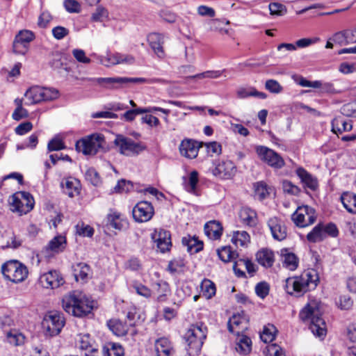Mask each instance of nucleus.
<instances>
[{"label": "nucleus", "mask_w": 356, "mask_h": 356, "mask_svg": "<svg viewBox=\"0 0 356 356\" xmlns=\"http://www.w3.org/2000/svg\"><path fill=\"white\" fill-rule=\"evenodd\" d=\"M322 314L321 302L312 299L301 309L299 317L303 322L309 323V330L315 336L323 338L326 334V325Z\"/></svg>", "instance_id": "f257e3e1"}, {"label": "nucleus", "mask_w": 356, "mask_h": 356, "mask_svg": "<svg viewBox=\"0 0 356 356\" xmlns=\"http://www.w3.org/2000/svg\"><path fill=\"white\" fill-rule=\"evenodd\" d=\"M63 309L76 317H83L90 314L94 307L93 301L81 291H74L62 299Z\"/></svg>", "instance_id": "f03ea898"}, {"label": "nucleus", "mask_w": 356, "mask_h": 356, "mask_svg": "<svg viewBox=\"0 0 356 356\" xmlns=\"http://www.w3.org/2000/svg\"><path fill=\"white\" fill-rule=\"evenodd\" d=\"M318 281V276L316 270L309 269L303 272L299 277L287 278L285 287L289 293H303L314 289Z\"/></svg>", "instance_id": "7ed1b4c3"}, {"label": "nucleus", "mask_w": 356, "mask_h": 356, "mask_svg": "<svg viewBox=\"0 0 356 356\" xmlns=\"http://www.w3.org/2000/svg\"><path fill=\"white\" fill-rule=\"evenodd\" d=\"M207 328L202 324L192 325L185 334L187 351L190 356H195L201 350L206 338Z\"/></svg>", "instance_id": "20e7f679"}, {"label": "nucleus", "mask_w": 356, "mask_h": 356, "mask_svg": "<svg viewBox=\"0 0 356 356\" xmlns=\"http://www.w3.org/2000/svg\"><path fill=\"white\" fill-rule=\"evenodd\" d=\"M1 273L4 278L13 283L24 282L29 275L28 268L18 260H10L2 264Z\"/></svg>", "instance_id": "39448f33"}, {"label": "nucleus", "mask_w": 356, "mask_h": 356, "mask_svg": "<svg viewBox=\"0 0 356 356\" xmlns=\"http://www.w3.org/2000/svg\"><path fill=\"white\" fill-rule=\"evenodd\" d=\"M105 138L102 134H92L76 143V149L84 155H95L104 147Z\"/></svg>", "instance_id": "423d86ee"}, {"label": "nucleus", "mask_w": 356, "mask_h": 356, "mask_svg": "<svg viewBox=\"0 0 356 356\" xmlns=\"http://www.w3.org/2000/svg\"><path fill=\"white\" fill-rule=\"evenodd\" d=\"M65 323V318L60 312L51 311L44 316L42 326L47 336L53 337L60 332Z\"/></svg>", "instance_id": "0eeeda50"}, {"label": "nucleus", "mask_w": 356, "mask_h": 356, "mask_svg": "<svg viewBox=\"0 0 356 356\" xmlns=\"http://www.w3.org/2000/svg\"><path fill=\"white\" fill-rule=\"evenodd\" d=\"M34 206V200L27 192H18L11 197V210L20 216L31 211Z\"/></svg>", "instance_id": "6e6552de"}, {"label": "nucleus", "mask_w": 356, "mask_h": 356, "mask_svg": "<svg viewBox=\"0 0 356 356\" xmlns=\"http://www.w3.org/2000/svg\"><path fill=\"white\" fill-rule=\"evenodd\" d=\"M255 151L260 161L274 169H281L285 165L283 158L269 147L259 145L256 147Z\"/></svg>", "instance_id": "1a4fd4ad"}, {"label": "nucleus", "mask_w": 356, "mask_h": 356, "mask_svg": "<svg viewBox=\"0 0 356 356\" xmlns=\"http://www.w3.org/2000/svg\"><path fill=\"white\" fill-rule=\"evenodd\" d=\"M316 219L315 210L307 206L298 207L291 216V220L299 227H305L314 223Z\"/></svg>", "instance_id": "9d476101"}, {"label": "nucleus", "mask_w": 356, "mask_h": 356, "mask_svg": "<svg viewBox=\"0 0 356 356\" xmlns=\"http://www.w3.org/2000/svg\"><path fill=\"white\" fill-rule=\"evenodd\" d=\"M35 38L34 33L29 30H22L15 35L13 41V51L17 54L24 55L29 49V44Z\"/></svg>", "instance_id": "9b49d317"}, {"label": "nucleus", "mask_w": 356, "mask_h": 356, "mask_svg": "<svg viewBox=\"0 0 356 356\" xmlns=\"http://www.w3.org/2000/svg\"><path fill=\"white\" fill-rule=\"evenodd\" d=\"M154 213V207L147 201L138 202L133 209V217L136 222L149 221Z\"/></svg>", "instance_id": "f8f14e48"}, {"label": "nucleus", "mask_w": 356, "mask_h": 356, "mask_svg": "<svg viewBox=\"0 0 356 356\" xmlns=\"http://www.w3.org/2000/svg\"><path fill=\"white\" fill-rule=\"evenodd\" d=\"M267 225L275 240L282 241L286 238L287 229L280 218L275 216L270 218L267 221Z\"/></svg>", "instance_id": "ddd939ff"}, {"label": "nucleus", "mask_w": 356, "mask_h": 356, "mask_svg": "<svg viewBox=\"0 0 356 356\" xmlns=\"http://www.w3.org/2000/svg\"><path fill=\"white\" fill-rule=\"evenodd\" d=\"M200 147L201 145L197 141L191 138H185L181 140L179 146V150L182 156L193 159L197 156Z\"/></svg>", "instance_id": "4468645a"}, {"label": "nucleus", "mask_w": 356, "mask_h": 356, "mask_svg": "<svg viewBox=\"0 0 356 356\" xmlns=\"http://www.w3.org/2000/svg\"><path fill=\"white\" fill-rule=\"evenodd\" d=\"M114 143L121 154L127 156L138 152L140 149L138 143H134L131 138H127L120 135L116 136Z\"/></svg>", "instance_id": "2eb2a0df"}, {"label": "nucleus", "mask_w": 356, "mask_h": 356, "mask_svg": "<svg viewBox=\"0 0 356 356\" xmlns=\"http://www.w3.org/2000/svg\"><path fill=\"white\" fill-rule=\"evenodd\" d=\"M40 284L46 289H55L64 282L63 277L56 270H50L40 275Z\"/></svg>", "instance_id": "dca6fc26"}, {"label": "nucleus", "mask_w": 356, "mask_h": 356, "mask_svg": "<svg viewBox=\"0 0 356 356\" xmlns=\"http://www.w3.org/2000/svg\"><path fill=\"white\" fill-rule=\"evenodd\" d=\"M152 238L156 243L159 250L163 253L168 251L172 245L170 234L165 229H156L152 234Z\"/></svg>", "instance_id": "f3484780"}, {"label": "nucleus", "mask_w": 356, "mask_h": 356, "mask_svg": "<svg viewBox=\"0 0 356 356\" xmlns=\"http://www.w3.org/2000/svg\"><path fill=\"white\" fill-rule=\"evenodd\" d=\"M236 171L234 163L229 161L220 162L213 170V174L221 179H229L233 177Z\"/></svg>", "instance_id": "a211bd4d"}, {"label": "nucleus", "mask_w": 356, "mask_h": 356, "mask_svg": "<svg viewBox=\"0 0 356 356\" xmlns=\"http://www.w3.org/2000/svg\"><path fill=\"white\" fill-rule=\"evenodd\" d=\"M248 320L241 314H234L228 321L229 331L238 336L248 329Z\"/></svg>", "instance_id": "6ab92c4d"}, {"label": "nucleus", "mask_w": 356, "mask_h": 356, "mask_svg": "<svg viewBox=\"0 0 356 356\" xmlns=\"http://www.w3.org/2000/svg\"><path fill=\"white\" fill-rule=\"evenodd\" d=\"M77 344L79 348L84 351L85 356H95L97 353L95 341L88 334H79Z\"/></svg>", "instance_id": "aec40b11"}, {"label": "nucleus", "mask_w": 356, "mask_h": 356, "mask_svg": "<svg viewBox=\"0 0 356 356\" xmlns=\"http://www.w3.org/2000/svg\"><path fill=\"white\" fill-rule=\"evenodd\" d=\"M332 131L337 134L350 131L353 129V122L350 119L341 115L336 116L331 122Z\"/></svg>", "instance_id": "412c9836"}, {"label": "nucleus", "mask_w": 356, "mask_h": 356, "mask_svg": "<svg viewBox=\"0 0 356 356\" xmlns=\"http://www.w3.org/2000/svg\"><path fill=\"white\" fill-rule=\"evenodd\" d=\"M147 40L154 54L160 58H163L165 52L162 46V35L157 33H152L148 35Z\"/></svg>", "instance_id": "4be33fe9"}, {"label": "nucleus", "mask_w": 356, "mask_h": 356, "mask_svg": "<svg viewBox=\"0 0 356 356\" xmlns=\"http://www.w3.org/2000/svg\"><path fill=\"white\" fill-rule=\"evenodd\" d=\"M26 100L24 104L29 106L35 104L44 100L42 87L33 86L30 88L24 94Z\"/></svg>", "instance_id": "5701e85b"}, {"label": "nucleus", "mask_w": 356, "mask_h": 356, "mask_svg": "<svg viewBox=\"0 0 356 356\" xmlns=\"http://www.w3.org/2000/svg\"><path fill=\"white\" fill-rule=\"evenodd\" d=\"M222 226L216 220H211L204 225V233L207 237L212 240L219 239L222 234Z\"/></svg>", "instance_id": "b1692460"}, {"label": "nucleus", "mask_w": 356, "mask_h": 356, "mask_svg": "<svg viewBox=\"0 0 356 356\" xmlns=\"http://www.w3.org/2000/svg\"><path fill=\"white\" fill-rule=\"evenodd\" d=\"M296 175L300 179L305 188L315 191L318 187V181L303 168H298L296 170Z\"/></svg>", "instance_id": "393cba45"}, {"label": "nucleus", "mask_w": 356, "mask_h": 356, "mask_svg": "<svg viewBox=\"0 0 356 356\" xmlns=\"http://www.w3.org/2000/svg\"><path fill=\"white\" fill-rule=\"evenodd\" d=\"M154 348L157 356H171L174 353L170 341L165 337L157 339Z\"/></svg>", "instance_id": "a878e982"}, {"label": "nucleus", "mask_w": 356, "mask_h": 356, "mask_svg": "<svg viewBox=\"0 0 356 356\" xmlns=\"http://www.w3.org/2000/svg\"><path fill=\"white\" fill-rule=\"evenodd\" d=\"M73 275L76 281L86 282L90 275V268L85 263H77L72 266Z\"/></svg>", "instance_id": "bb28decb"}, {"label": "nucleus", "mask_w": 356, "mask_h": 356, "mask_svg": "<svg viewBox=\"0 0 356 356\" xmlns=\"http://www.w3.org/2000/svg\"><path fill=\"white\" fill-rule=\"evenodd\" d=\"M152 289L159 295L157 300L159 302H164L167 300V297L170 296L171 291L168 283L163 280L154 282L152 285Z\"/></svg>", "instance_id": "cd10ccee"}, {"label": "nucleus", "mask_w": 356, "mask_h": 356, "mask_svg": "<svg viewBox=\"0 0 356 356\" xmlns=\"http://www.w3.org/2000/svg\"><path fill=\"white\" fill-rule=\"evenodd\" d=\"M282 262L284 268L289 270H295L298 266L299 260L297 256L286 249L281 250Z\"/></svg>", "instance_id": "c85d7f7f"}, {"label": "nucleus", "mask_w": 356, "mask_h": 356, "mask_svg": "<svg viewBox=\"0 0 356 356\" xmlns=\"http://www.w3.org/2000/svg\"><path fill=\"white\" fill-rule=\"evenodd\" d=\"M62 187L65 193L69 197H73L80 193V183L74 178H67L62 183Z\"/></svg>", "instance_id": "c756f323"}, {"label": "nucleus", "mask_w": 356, "mask_h": 356, "mask_svg": "<svg viewBox=\"0 0 356 356\" xmlns=\"http://www.w3.org/2000/svg\"><path fill=\"white\" fill-rule=\"evenodd\" d=\"M257 260L259 264L265 268L271 267L275 261V256L273 251L268 249H262L256 254Z\"/></svg>", "instance_id": "7c9ffc66"}, {"label": "nucleus", "mask_w": 356, "mask_h": 356, "mask_svg": "<svg viewBox=\"0 0 356 356\" xmlns=\"http://www.w3.org/2000/svg\"><path fill=\"white\" fill-rule=\"evenodd\" d=\"M238 216L241 222L243 225L252 227L257 224V213L250 208H242L239 211Z\"/></svg>", "instance_id": "2f4dec72"}, {"label": "nucleus", "mask_w": 356, "mask_h": 356, "mask_svg": "<svg viewBox=\"0 0 356 356\" xmlns=\"http://www.w3.org/2000/svg\"><path fill=\"white\" fill-rule=\"evenodd\" d=\"M66 247V238L64 236L58 235L54 237L46 246V250L53 253L63 252Z\"/></svg>", "instance_id": "473e14b6"}, {"label": "nucleus", "mask_w": 356, "mask_h": 356, "mask_svg": "<svg viewBox=\"0 0 356 356\" xmlns=\"http://www.w3.org/2000/svg\"><path fill=\"white\" fill-rule=\"evenodd\" d=\"M231 241L236 247L246 248L250 243V236L245 231H234Z\"/></svg>", "instance_id": "72a5a7b5"}, {"label": "nucleus", "mask_w": 356, "mask_h": 356, "mask_svg": "<svg viewBox=\"0 0 356 356\" xmlns=\"http://www.w3.org/2000/svg\"><path fill=\"white\" fill-rule=\"evenodd\" d=\"M181 242L183 245L186 247L187 251L190 254L197 253L203 248L202 243L198 241L195 237H191L190 236L183 237Z\"/></svg>", "instance_id": "f704fd0d"}, {"label": "nucleus", "mask_w": 356, "mask_h": 356, "mask_svg": "<svg viewBox=\"0 0 356 356\" xmlns=\"http://www.w3.org/2000/svg\"><path fill=\"white\" fill-rule=\"evenodd\" d=\"M129 225L128 219L124 214L113 212V228L119 232H124L128 229Z\"/></svg>", "instance_id": "c9c22d12"}, {"label": "nucleus", "mask_w": 356, "mask_h": 356, "mask_svg": "<svg viewBox=\"0 0 356 356\" xmlns=\"http://www.w3.org/2000/svg\"><path fill=\"white\" fill-rule=\"evenodd\" d=\"M341 201L344 208L350 213H356V195L352 193H343Z\"/></svg>", "instance_id": "e433bc0d"}, {"label": "nucleus", "mask_w": 356, "mask_h": 356, "mask_svg": "<svg viewBox=\"0 0 356 356\" xmlns=\"http://www.w3.org/2000/svg\"><path fill=\"white\" fill-rule=\"evenodd\" d=\"M252 341L250 338L241 334L238 336L236 349L243 355H246L250 352Z\"/></svg>", "instance_id": "4c0bfd02"}, {"label": "nucleus", "mask_w": 356, "mask_h": 356, "mask_svg": "<svg viewBox=\"0 0 356 356\" xmlns=\"http://www.w3.org/2000/svg\"><path fill=\"white\" fill-rule=\"evenodd\" d=\"M325 238L323 225L318 224L307 235V239L311 243H316L323 241Z\"/></svg>", "instance_id": "58836bf2"}, {"label": "nucleus", "mask_w": 356, "mask_h": 356, "mask_svg": "<svg viewBox=\"0 0 356 356\" xmlns=\"http://www.w3.org/2000/svg\"><path fill=\"white\" fill-rule=\"evenodd\" d=\"M198 183V172L195 170L192 171L184 183L185 189L193 194L197 195L196 187Z\"/></svg>", "instance_id": "ea45409f"}, {"label": "nucleus", "mask_w": 356, "mask_h": 356, "mask_svg": "<svg viewBox=\"0 0 356 356\" xmlns=\"http://www.w3.org/2000/svg\"><path fill=\"white\" fill-rule=\"evenodd\" d=\"M217 254L219 259L225 263L232 261L236 255L230 246L221 247L217 250Z\"/></svg>", "instance_id": "a19ab883"}, {"label": "nucleus", "mask_w": 356, "mask_h": 356, "mask_svg": "<svg viewBox=\"0 0 356 356\" xmlns=\"http://www.w3.org/2000/svg\"><path fill=\"white\" fill-rule=\"evenodd\" d=\"M124 314H126L129 326H135L140 321L141 316L138 312V309L132 305Z\"/></svg>", "instance_id": "79ce46f5"}, {"label": "nucleus", "mask_w": 356, "mask_h": 356, "mask_svg": "<svg viewBox=\"0 0 356 356\" xmlns=\"http://www.w3.org/2000/svg\"><path fill=\"white\" fill-rule=\"evenodd\" d=\"M8 341L14 346H19L24 343L25 337L16 330L8 332L6 334Z\"/></svg>", "instance_id": "37998d69"}, {"label": "nucleus", "mask_w": 356, "mask_h": 356, "mask_svg": "<svg viewBox=\"0 0 356 356\" xmlns=\"http://www.w3.org/2000/svg\"><path fill=\"white\" fill-rule=\"evenodd\" d=\"M277 329L273 325L268 324L261 334V339L265 343H269L275 339Z\"/></svg>", "instance_id": "c03bdc74"}, {"label": "nucleus", "mask_w": 356, "mask_h": 356, "mask_svg": "<svg viewBox=\"0 0 356 356\" xmlns=\"http://www.w3.org/2000/svg\"><path fill=\"white\" fill-rule=\"evenodd\" d=\"M76 232L83 237H92L94 234V229L83 222H79L76 225Z\"/></svg>", "instance_id": "a18cd8bd"}, {"label": "nucleus", "mask_w": 356, "mask_h": 356, "mask_svg": "<svg viewBox=\"0 0 356 356\" xmlns=\"http://www.w3.org/2000/svg\"><path fill=\"white\" fill-rule=\"evenodd\" d=\"M202 290L203 295L207 298H212L216 294V286L213 282L209 280H205L202 284Z\"/></svg>", "instance_id": "49530a36"}, {"label": "nucleus", "mask_w": 356, "mask_h": 356, "mask_svg": "<svg viewBox=\"0 0 356 356\" xmlns=\"http://www.w3.org/2000/svg\"><path fill=\"white\" fill-rule=\"evenodd\" d=\"M255 195L259 199L263 200L269 194L267 185L263 182H257L254 184Z\"/></svg>", "instance_id": "de8ad7c7"}, {"label": "nucleus", "mask_w": 356, "mask_h": 356, "mask_svg": "<svg viewBox=\"0 0 356 356\" xmlns=\"http://www.w3.org/2000/svg\"><path fill=\"white\" fill-rule=\"evenodd\" d=\"M134 62V58L130 55H124L119 53L113 54V65L118 64H132Z\"/></svg>", "instance_id": "09e8293b"}, {"label": "nucleus", "mask_w": 356, "mask_h": 356, "mask_svg": "<svg viewBox=\"0 0 356 356\" xmlns=\"http://www.w3.org/2000/svg\"><path fill=\"white\" fill-rule=\"evenodd\" d=\"M264 354L266 356H285L282 348L275 343L267 346Z\"/></svg>", "instance_id": "8fccbe9b"}, {"label": "nucleus", "mask_w": 356, "mask_h": 356, "mask_svg": "<svg viewBox=\"0 0 356 356\" xmlns=\"http://www.w3.org/2000/svg\"><path fill=\"white\" fill-rule=\"evenodd\" d=\"M86 179L94 186H97L100 183L99 174L92 168H90L85 172Z\"/></svg>", "instance_id": "3c124183"}, {"label": "nucleus", "mask_w": 356, "mask_h": 356, "mask_svg": "<svg viewBox=\"0 0 356 356\" xmlns=\"http://www.w3.org/2000/svg\"><path fill=\"white\" fill-rule=\"evenodd\" d=\"M207 152L209 156H213L215 155H219L222 152V147L220 143L216 141L209 142L205 143Z\"/></svg>", "instance_id": "603ef678"}, {"label": "nucleus", "mask_w": 356, "mask_h": 356, "mask_svg": "<svg viewBox=\"0 0 356 356\" xmlns=\"http://www.w3.org/2000/svg\"><path fill=\"white\" fill-rule=\"evenodd\" d=\"M341 115L345 117L356 118V102H350L344 104L341 108Z\"/></svg>", "instance_id": "864d4df0"}, {"label": "nucleus", "mask_w": 356, "mask_h": 356, "mask_svg": "<svg viewBox=\"0 0 356 356\" xmlns=\"http://www.w3.org/2000/svg\"><path fill=\"white\" fill-rule=\"evenodd\" d=\"M129 330L128 326L126 323H122L120 321H115L113 323V333L115 335L124 336Z\"/></svg>", "instance_id": "5fc2aeb1"}, {"label": "nucleus", "mask_w": 356, "mask_h": 356, "mask_svg": "<svg viewBox=\"0 0 356 356\" xmlns=\"http://www.w3.org/2000/svg\"><path fill=\"white\" fill-rule=\"evenodd\" d=\"M133 188L131 182L125 179H121L114 187V191L119 193H127Z\"/></svg>", "instance_id": "6e6d98bb"}, {"label": "nucleus", "mask_w": 356, "mask_h": 356, "mask_svg": "<svg viewBox=\"0 0 356 356\" xmlns=\"http://www.w3.org/2000/svg\"><path fill=\"white\" fill-rule=\"evenodd\" d=\"M265 88L272 93H280L282 91V86L275 80L269 79L266 81Z\"/></svg>", "instance_id": "4d7b16f0"}, {"label": "nucleus", "mask_w": 356, "mask_h": 356, "mask_svg": "<svg viewBox=\"0 0 356 356\" xmlns=\"http://www.w3.org/2000/svg\"><path fill=\"white\" fill-rule=\"evenodd\" d=\"M282 188L284 193L289 195H296L300 192L299 188L288 180L282 181Z\"/></svg>", "instance_id": "13d9d810"}, {"label": "nucleus", "mask_w": 356, "mask_h": 356, "mask_svg": "<svg viewBox=\"0 0 356 356\" xmlns=\"http://www.w3.org/2000/svg\"><path fill=\"white\" fill-rule=\"evenodd\" d=\"M42 94H43V101H51L57 99L59 95L58 91L52 88H43L42 87Z\"/></svg>", "instance_id": "bf43d9fd"}, {"label": "nucleus", "mask_w": 356, "mask_h": 356, "mask_svg": "<svg viewBox=\"0 0 356 356\" xmlns=\"http://www.w3.org/2000/svg\"><path fill=\"white\" fill-rule=\"evenodd\" d=\"M64 7L67 12L71 13H78L81 11V6L76 0H65Z\"/></svg>", "instance_id": "052dcab7"}, {"label": "nucleus", "mask_w": 356, "mask_h": 356, "mask_svg": "<svg viewBox=\"0 0 356 356\" xmlns=\"http://www.w3.org/2000/svg\"><path fill=\"white\" fill-rule=\"evenodd\" d=\"M330 40L341 46L349 44L345 30L334 33Z\"/></svg>", "instance_id": "680f3d73"}, {"label": "nucleus", "mask_w": 356, "mask_h": 356, "mask_svg": "<svg viewBox=\"0 0 356 356\" xmlns=\"http://www.w3.org/2000/svg\"><path fill=\"white\" fill-rule=\"evenodd\" d=\"M133 289H134L135 292L141 296H143L145 298H149L152 295V291L151 290L147 287L146 286L142 284H139V283H136L133 285Z\"/></svg>", "instance_id": "e2e57ef3"}, {"label": "nucleus", "mask_w": 356, "mask_h": 356, "mask_svg": "<svg viewBox=\"0 0 356 356\" xmlns=\"http://www.w3.org/2000/svg\"><path fill=\"white\" fill-rule=\"evenodd\" d=\"M269 289V285L264 282L258 283L255 286L256 294L261 298L268 296Z\"/></svg>", "instance_id": "0e129e2a"}, {"label": "nucleus", "mask_w": 356, "mask_h": 356, "mask_svg": "<svg viewBox=\"0 0 356 356\" xmlns=\"http://www.w3.org/2000/svg\"><path fill=\"white\" fill-rule=\"evenodd\" d=\"M268 8L270 14L275 15H282L286 11V7L283 4L279 3H270Z\"/></svg>", "instance_id": "69168bd1"}, {"label": "nucleus", "mask_w": 356, "mask_h": 356, "mask_svg": "<svg viewBox=\"0 0 356 356\" xmlns=\"http://www.w3.org/2000/svg\"><path fill=\"white\" fill-rule=\"evenodd\" d=\"M33 129V124L30 122H25L19 124L15 129V132L17 135L23 136L31 131Z\"/></svg>", "instance_id": "338daca9"}, {"label": "nucleus", "mask_w": 356, "mask_h": 356, "mask_svg": "<svg viewBox=\"0 0 356 356\" xmlns=\"http://www.w3.org/2000/svg\"><path fill=\"white\" fill-rule=\"evenodd\" d=\"M65 148L63 142L59 138H54L51 140L47 145L49 152L58 151Z\"/></svg>", "instance_id": "774afa93"}]
</instances>
